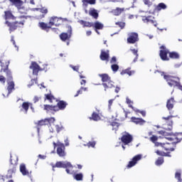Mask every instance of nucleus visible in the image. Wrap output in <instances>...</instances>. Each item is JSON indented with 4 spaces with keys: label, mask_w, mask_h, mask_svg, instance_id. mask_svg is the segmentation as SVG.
<instances>
[{
    "label": "nucleus",
    "mask_w": 182,
    "mask_h": 182,
    "mask_svg": "<svg viewBox=\"0 0 182 182\" xmlns=\"http://www.w3.org/2000/svg\"><path fill=\"white\" fill-rule=\"evenodd\" d=\"M29 106H31V102H24L21 105V112L24 111V113L26 114L28 111L29 110Z\"/></svg>",
    "instance_id": "obj_28"
},
{
    "label": "nucleus",
    "mask_w": 182,
    "mask_h": 182,
    "mask_svg": "<svg viewBox=\"0 0 182 182\" xmlns=\"http://www.w3.org/2000/svg\"><path fill=\"white\" fill-rule=\"evenodd\" d=\"M140 160H141V154H138L134 156L132 161H130L127 166V168H132V167H134V166H136V164H137V161H140Z\"/></svg>",
    "instance_id": "obj_13"
},
{
    "label": "nucleus",
    "mask_w": 182,
    "mask_h": 182,
    "mask_svg": "<svg viewBox=\"0 0 182 182\" xmlns=\"http://www.w3.org/2000/svg\"><path fill=\"white\" fill-rule=\"evenodd\" d=\"M139 41V34L137 33H131L129 34V38H127L128 43H136Z\"/></svg>",
    "instance_id": "obj_15"
},
{
    "label": "nucleus",
    "mask_w": 182,
    "mask_h": 182,
    "mask_svg": "<svg viewBox=\"0 0 182 182\" xmlns=\"http://www.w3.org/2000/svg\"><path fill=\"white\" fill-rule=\"evenodd\" d=\"M169 58L171 59H178L180 58V55H178V53L176 52H169Z\"/></svg>",
    "instance_id": "obj_43"
},
{
    "label": "nucleus",
    "mask_w": 182,
    "mask_h": 182,
    "mask_svg": "<svg viewBox=\"0 0 182 182\" xmlns=\"http://www.w3.org/2000/svg\"><path fill=\"white\" fill-rule=\"evenodd\" d=\"M161 76H164V79H165L168 86L171 87H176L180 82V78L178 77L164 75V72H161Z\"/></svg>",
    "instance_id": "obj_3"
},
{
    "label": "nucleus",
    "mask_w": 182,
    "mask_h": 182,
    "mask_svg": "<svg viewBox=\"0 0 182 182\" xmlns=\"http://www.w3.org/2000/svg\"><path fill=\"white\" fill-rule=\"evenodd\" d=\"M169 139L172 140V146H174L176 147V144L180 143V141H181L182 140V132L173 134V135H172V137Z\"/></svg>",
    "instance_id": "obj_10"
},
{
    "label": "nucleus",
    "mask_w": 182,
    "mask_h": 182,
    "mask_svg": "<svg viewBox=\"0 0 182 182\" xmlns=\"http://www.w3.org/2000/svg\"><path fill=\"white\" fill-rule=\"evenodd\" d=\"M38 158H39V159H41L42 160H45V159H46V156L39 154V155H38Z\"/></svg>",
    "instance_id": "obj_64"
},
{
    "label": "nucleus",
    "mask_w": 182,
    "mask_h": 182,
    "mask_svg": "<svg viewBox=\"0 0 182 182\" xmlns=\"http://www.w3.org/2000/svg\"><path fill=\"white\" fill-rule=\"evenodd\" d=\"M131 52L133 53V55H134L135 58L133 60L134 63L137 62V59H139V51L136 49H130Z\"/></svg>",
    "instance_id": "obj_44"
},
{
    "label": "nucleus",
    "mask_w": 182,
    "mask_h": 182,
    "mask_svg": "<svg viewBox=\"0 0 182 182\" xmlns=\"http://www.w3.org/2000/svg\"><path fill=\"white\" fill-rule=\"evenodd\" d=\"M149 140H151V141H152V143H155V146H156V143H158V142H156V141H157V140H159V136H155V135H152V136L149 138Z\"/></svg>",
    "instance_id": "obj_54"
},
{
    "label": "nucleus",
    "mask_w": 182,
    "mask_h": 182,
    "mask_svg": "<svg viewBox=\"0 0 182 182\" xmlns=\"http://www.w3.org/2000/svg\"><path fill=\"white\" fill-rule=\"evenodd\" d=\"M44 110H46L47 113L55 114V113L58 112V107L56 105H44Z\"/></svg>",
    "instance_id": "obj_16"
},
{
    "label": "nucleus",
    "mask_w": 182,
    "mask_h": 182,
    "mask_svg": "<svg viewBox=\"0 0 182 182\" xmlns=\"http://www.w3.org/2000/svg\"><path fill=\"white\" fill-rule=\"evenodd\" d=\"M160 49L159 56L161 60H170V58L167 56V55H169L170 50H168L164 46H161Z\"/></svg>",
    "instance_id": "obj_7"
},
{
    "label": "nucleus",
    "mask_w": 182,
    "mask_h": 182,
    "mask_svg": "<svg viewBox=\"0 0 182 182\" xmlns=\"http://www.w3.org/2000/svg\"><path fill=\"white\" fill-rule=\"evenodd\" d=\"M134 73H136V71L134 70H132L131 68H128L125 70H123L121 72V75H128L129 76H133V75H134Z\"/></svg>",
    "instance_id": "obj_33"
},
{
    "label": "nucleus",
    "mask_w": 182,
    "mask_h": 182,
    "mask_svg": "<svg viewBox=\"0 0 182 182\" xmlns=\"http://www.w3.org/2000/svg\"><path fill=\"white\" fill-rule=\"evenodd\" d=\"M80 25H82L83 28H93V23L90 21H85L83 20L78 21Z\"/></svg>",
    "instance_id": "obj_31"
},
{
    "label": "nucleus",
    "mask_w": 182,
    "mask_h": 182,
    "mask_svg": "<svg viewBox=\"0 0 182 182\" xmlns=\"http://www.w3.org/2000/svg\"><path fill=\"white\" fill-rule=\"evenodd\" d=\"M10 163L13 167H16L18 166V157L10 156Z\"/></svg>",
    "instance_id": "obj_36"
},
{
    "label": "nucleus",
    "mask_w": 182,
    "mask_h": 182,
    "mask_svg": "<svg viewBox=\"0 0 182 182\" xmlns=\"http://www.w3.org/2000/svg\"><path fill=\"white\" fill-rule=\"evenodd\" d=\"M20 171L23 176H29V171L26 169V166L25 164H21L20 165Z\"/></svg>",
    "instance_id": "obj_30"
},
{
    "label": "nucleus",
    "mask_w": 182,
    "mask_h": 182,
    "mask_svg": "<svg viewBox=\"0 0 182 182\" xmlns=\"http://www.w3.org/2000/svg\"><path fill=\"white\" fill-rule=\"evenodd\" d=\"M142 21L144 23H151L154 26H157V22L154 20V16H143Z\"/></svg>",
    "instance_id": "obj_14"
},
{
    "label": "nucleus",
    "mask_w": 182,
    "mask_h": 182,
    "mask_svg": "<svg viewBox=\"0 0 182 182\" xmlns=\"http://www.w3.org/2000/svg\"><path fill=\"white\" fill-rule=\"evenodd\" d=\"M30 69L33 70V75H35V76H38L39 72L43 70L42 68H41L39 64L35 61L31 62Z\"/></svg>",
    "instance_id": "obj_12"
},
{
    "label": "nucleus",
    "mask_w": 182,
    "mask_h": 182,
    "mask_svg": "<svg viewBox=\"0 0 182 182\" xmlns=\"http://www.w3.org/2000/svg\"><path fill=\"white\" fill-rule=\"evenodd\" d=\"M39 100H41V97H38V96H35L33 98V102L34 103H37V102H38Z\"/></svg>",
    "instance_id": "obj_62"
},
{
    "label": "nucleus",
    "mask_w": 182,
    "mask_h": 182,
    "mask_svg": "<svg viewBox=\"0 0 182 182\" xmlns=\"http://www.w3.org/2000/svg\"><path fill=\"white\" fill-rule=\"evenodd\" d=\"M173 117H174L173 115H169L168 117H163L162 119L164 120L166 123V124H168V126H173Z\"/></svg>",
    "instance_id": "obj_32"
},
{
    "label": "nucleus",
    "mask_w": 182,
    "mask_h": 182,
    "mask_svg": "<svg viewBox=\"0 0 182 182\" xmlns=\"http://www.w3.org/2000/svg\"><path fill=\"white\" fill-rule=\"evenodd\" d=\"M0 82L3 83V85H5V82H6V78H5L4 75H0Z\"/></svg>",
    "instance_id": "obj_59"
},
{
    "label": "nucleus",
    "mask_w": 182,
    "mask_h": 182,
    "mask_svg": "<svg viewBox=\"0 0 182 182\" xmlns=\"http://www.w3.org/2000/svg\"><path fill=\"white\" fill-rule=\"evenodd\" d=\"M120 140L123 143L124 146H127V144H130V143L133 141V136L127 132L125 134L122 135Z\"/></svg>",
    "instance_id": "obj_9"
},
{
    "label": "nucleus",
    "mask_w": 182,
    "mask_h": 182,
    "mask_svg": "<svg viewBox=\"0 0 182 182\" xmlns=\"http://www.w3.org/2000/svg\"><path fill=\"white\" fill-rule=\"evenodd\" d=\"M4 18L5 21H9V19H11V21H16L18 17L14 16L11 10H8L4 11Z\"/></svg>",
    "instance_id": "obj_18"
},
{
    "label": "nucleus",
    "mask_w": 182,
    "mask_h": 182,
    "mask_svg": "<svg viewBox=\"0 0 182 182\" xmlns=\"http://www.w3.org/2000/svg\"><path fill=\"white\" fill-rule=\"evenodd\" d=\"M89 119L90 120H94V122H97L98 120H100V116L99 115V114L93 112L92 114V117H90Z\"/></svg>",
    "instance_id": "obj_41"
},
{
    "label": "nucleus",
    "mask_w": 182,
    "mask_h": 182,
    "mask_svg": "<svg viewBox=\"0 0 182 182\" xmlns=\"http://www.w3.org/2000/svg\"><path fill=\"white\" fill-rule=\"evenodd\" d=\"M156 11H161L162 9H167V5L164 3H159L156 7Z\"/></svg>",
    "instance_id": "obj_42"
},
{
    "label": "nucleus",
    "mask_w": 182,
    "mask_h": 182,
    "mask_svg": "<svg viewBox=\"0 0 182 182\" xmlns=\"http://www.w3.org/2000/svg\"><path fill=\"white\" fill-rule=\"evenodd\" d=\"M16 172V167H13L12 168L8 171L6 178H12L13 174H15Z\"/></svg>",
    "instance_id": "obj_39"
},
{
    "label": "nucleus",
    "mask_w": 182,
    "mask_h": 182,
    "mask_svg": "<svg viewBox=\"0 0 182 182\" xmlns=\"http://www.w3.org/2000/svg\"><path fill=\"white\" fill-rule=\"evenodd\" d=\"M131 122H132V123H134L135 124H139V126H143V124L146 123V121L143 119V118H139L135 117H131Z\"/></svg>",
    "instance_id": "obj_21"
},
{
    "label": "nucleus",
    "mask_w": 182,
    "mask_h": 182,
    "mask_svg": "<svg viewBox=\"0 0 182 182\" xmlns=\"http://www.w3.org/2000/svg\"><path fill=\"white\" fill-rule=\"evenodd\" d=\"M38 26L42 29L43 31H46V32H49V29L52 28L51 26H50V23H46L45 22H40L38 23Z\"/></svg>",
    "instance_id": "obj_25"
},
{
    "label": "nucleus",
    "mask_w": 182,
    "mask_h": 182,
    "mask_svg": "<svg viewBox=\"0 0 182 182\" xmlns=\"http://www.w3.org/2000/svg\"><path fill=\"white\" fill-rule=\"evenodd\" d=\"M103 87L105 88V92H110L112 89H114V82L109 80V81L107 82H104L102 84Z\"/></svg>",
    "instance_id": "obj_17"
},
{
    "label": "nucleus",
    "mask_w": 182,
    "mask_h": 182,
    "mask_svg": "<svg viewBox=\"0 0 182 182\" xmlns=\"http://www.w3.org/2000/svg\"><path fill=\"white\" fill-rule=\"evenodd\" d=\"M100 77H101L102 83H106L112 80V78L107 74H100Z\"/></svg>",
    "instance_id": "obj_35"
},
{
    "label": "nucleus",
    "mask_w": 182,
    "mask_h": 182,
    "mask_svg": "<svg viewBox=\"0 0 182 182\" xmlns=\"http://www.w3.org/2000/svg\"><path fill=\"white\" fill-rule=\"evenodd\" d=\"M129 107L132 109V110H134L135 113L136 114L140 113L141 116H143V117H146V111L144 110L140 111V109H137V108H135L134 107H133V105H129Z\"/></svg>",
    "instance_id": "obj_40"
},
{
    "label": "nucleus",
    "mask_w": 182,
    "mask_h": 182,
    "mask_svg": "<svg viewBox=\"0 0 182 182\" xmlns=\"http://www.w3.org/2000/svg\"><path fill=\"white\" fill-rule=\"evenodd\" d=\"M28 18H29L28 16H20L18 17V19H21V21H16L13 22L6 21L5 24L8 26L10 33L15 32L18 28H23V25H25V22Z\"/></svg>",
    "instance_id": "obj_1"
},
{
    "label": "nucleus",
    "mask_w": 182,
    "mask_h": 182,
    "mask_svg": "<svg viewBox=\"0 0 182 182\" xmlns=\"http://www.w3.org/2000/svg\"><path fill=\"white\" fill-rule=\"evenodd\" d=\"M1 69L0 70V72L1 73H2V72L6 73V82L14 80L12 72L9 70V61H6L4 63H1Z\"/></svg>",
    "instance_id": "obj_4"
},
{
    "label": "nucleus",
    "mask_w": 182,
    "mask_h": 182,
    "mask_svg": "<svg viewBox=\"0 0 182 182\" xmlns=\"http://www.w3.org/2000/svg\"><path fill=\"white\" fill-rule=\"evenodd\" d=\"M83 8H87L89 5H96V0H82Z\"/></svg>",
    "instance_id": "obj_29"
},
{
    "label": "nucleus",
    "mask_w": 182,
    "mask_h": 182,
    "mask_svg": "<svg viewBox=\"0 0 182 182\" xmlns=\"http://www.w3.org/2000/svg\"><path fill=\"white\" fill-rule=\"evenodd\" d=\"M87 146L88 147H95V146H96V142L95 141H89L87 144Z\"/></svg>",
    "instance_id": "obj_57"
},
{
    "label": "nucleus",
    "mask_w": 182,
    "mask_h": 182,
    "mask_svg": "<svg viewBox=\"0 0 182 182\" xmlns=\"http://www.w3.org/2000/svg\"><path fill=\"white\" fill-rule=\"evenodd\" d=\"M40 12L43 14L41 16H40V18H44L46 14H48V9L43 7L40 9Z\"/></svg>",
    "instance_id": "obj_48"
},
{
    "label": "nucleus",
    "mask_w": 182,
    "mask_h": 182,
    "mask_svg": "<svg viewBox=\"0 0 182 182\" xmlns=\"http://www.w3.org/2000/svg\"><path fill=\"white\" fill-rule=\"evenodd\" d=\"M115 25H117L121 29H124V26H126V23L123 21H118L115 23Z\"/></svg>",
    "instance_id": "obj_53"
},
{
    "label": "nucleus",
    "mask_w": 182,
    "mask_h": 182,
    "mask_svg": "<svg viewBox=\"0 0 182 182\" xmlns=\"http://www.w3.org/2000/svg\"><path fill=\"white\" fill-rule=\"evenodd\" d=\"M171 144H170V143H160V142H157L156 143V146L157 147L161 146L163 147L164 150H165L166 152H164L163 151H160V150H156V154L158 156H162L163 157H171V155L170 154L171 153V151H174V150H176V149H174V147L171 146Z\"/></svg>",
    "instance_id": "obj_2"
},
{
    "label": "nucleus",
    "mask_w": 182,
    "mask_h": 182,
    "mask_svg": "<svg viewBox=\"0 0 182 182\" xmlns=\"http://www.w3.org/2000/svg\"><path fill=\"white\" fill-rule=\"evenodd\" d=\"M103 23L99 22V21H95V23H93V26L92 28H95V31L97 33H99L98 31H100L102 29H103Z\"/></svg>",
    "instance_id": "obj_27"
},
{
    "label": "nucleus",
    "mask_w": 182,
    "mask_h": 182,
    "mask_svg": "<svg viewBox=\"0 0 182 182\" xmlns=\"http://www.w3.org/2000/svg\"><path fill=\"white\" fill-rule=\"evenodd\" d=\"M175 178L178 179V182H182V178H181V172L177 171L175 173Z\"/></svg>",
    "instance_id": "obj_51"
},
{
    "label": "nucleus",
    "mask_w": 182,
    "mask_h": 182,
    "mask_svg": "<svg viewBox=\"0 0 182 182\" xmlns=\"http://www.w3.org/2000/svg\"><path fill=\"white\" fill-rule=\"evenodd\" d=\"M117 63V59L116 58V57L113 56L110 60V63L116 65Z\"/></svg>",
    "instance_id": "obj_58"
},
{
    "label": "nucleus",
    "mask_w": 182,
    "mask_h": 182,
    "mask_svg": "<svg viewBox=\"0 0 182 182\" xmlns=\"http://www.w3.org/2000/svg\"><path fill=\"white\" fill-rule=\"evenodd\" d=\"M112 12L115 16H119L122 14V12H124V8L117 7L115 9L112 11Z\"/></svg>",
    "instance_id": "obj_37"
},
{
    "label": "nucleus",
    "mask_w": 182,
    "mask_h": 182,
    "mask_svg": "<svg viewBox=\"0 0 182 182\" xmlns=\"http://www.w3.org/2000/svg\"><path fill=\"white\" fill-rule=\"evenodd\" d=\"M68 33H61L60 34V39L63 42H66V41H70V38H72V26H68Z\"/></svg>",
    "instance_id": "obj_8"
},
{
    "label": "nucleus",
    "mask_w": 182,
    "mask_h": 182,
    "mask_svg": "<svg viewBox=\"0 0 182 182\" xmlns=\"http://www.w3.org/2000/svg\"><path fill=\"white\" fill-rule=\"evenodd\" d=\"M47 124H48V120L46 119L40 120L37 123V126H38V127H41L42 126H46Z\"/></svg>",
    "instance_id": "obj_47"
},
{
    "label": "nucleus",
    "mask_w": 182,
    "mask_h": 182,
    "mask_svg": "<svg viewBox=\"0 0 182 182\" xmlns=\"http://www.w3.org/2000/svg\"><path fill=\"white\" fill-rule=\"evenodd\" d=\"M7 82V90H8V94L11 95L12 93L13 90H15V82H14V80H11L10 81H6Z\"/></svg>",
    "instance_id": "obj_24"
},
{
    "label": "nucleus",
    "mask_w": 182,
    "mask_h": 182,
    "mask_svg": "<svg viewBox=\"0 0 182 182\" xmlns=\"http://www.w3.org/2000/svg\"><path fill=\"white\" fill-rule=\"evenodd\" d=\"M110 125L112 127V130L117 132V130H119V127L120 126V124L116 122H113L110 124Z\"/></svg>",
    "instance_id": "obj_46"
},
{
    "label": "nucleus",
    "mask_w": 182,
    "mask_h": 182,
    "mask_svg": "<svg viewBox=\"0 0 182 182\" xmlns=\"http://www.w3.org/2000/svg\"><path fill=\"white\" fill-rule=\"evenodd\" d=\"M11 2L12 6H16L18 11L22 8V5H23V1L22 0H9Z\"/></svg>",
    "instance_id": "obj_20"
},
{
    "label": "nucleus",
    "mask_w": 182,
    "mask_h": 182,
    "mask_svg": "<svg viewBox=\"0 0 182 182\" xmlns=\"http://www.w3.org/2000/svg\"><path fill=\"white\" fill-rule=\"evenodd\" d=\"M144 4L145 5H148L149 6H151L153 5V3L149 1V0H144Z\"/></svg>",
    "instance_id": "obj_60"
},
{
    "label": "nucleus",
    "mask_w": 182,
    "mask_h": 182,
    "mask_svg": "<svg viewBox=\"0 0 182 182\" xmlns=\"http://www.w3.org/2000/svg\"><path fill=\"white\" fill-rule=\"evenodd\" d=\"M44 100H48V102H50V103H52V102H53V100H55V97L53 96V95H52V92L45 94Z\"/></svg>",
    "instance_id": "obj_38"
},
{
    "label": "nucleus",
    "mask_w": 182,
    "mask_h": 182,
    "mask_svg": "<svg viewBox=\"0 0 182 182\" xmlns=\"http://www.w3.org/2000/svg\"><path fill=\"white\" fill-rule=\"evenodd\" d=\"M83 92H87V87H81L80 90L77 91V93L75 95H74V97H77L79 95H82Z\"/></svg>",
    "instance_id": "obj_45"
},
{
    "label": "nucleus",
    "mask_w": 182,
    "mask_h": 182,
    "mask_svg": "<svg viewBox=\"0 0 182 182\" xmlns=\"http://www.w3.org/2000/svg\"><path fill=\"white\" fill-rule=\"evenodd\" d=\"M55 106L58 107V112H59V110H65V109H66V107L68 106V104L66 103V102L60 100L57 103V105Z\"/></svg>",
    "instance_id": "obj_26"
},
{
    "label": "nucleus",
    "mask_w": 182,
    "mask_h": 182,
    "mask_svg": "<svg viewBox=\"0 0 182 182\" xmlns=\"http://www.w3.org/2000/svg\"><path fill=\"white\" fill-rule=\"evenodd\" d=\"M174 103H176V100H174V97H171L166 102V108L169 112H171L173 109H174Z\"/></svg>",
    "instance_id": "obj_22"
},
{
    "label": "nucleus",
    "mask_w": 182,
    "mask_h": 182,
    "mask_svg": "<svg viewBox=\"0 0 182 182\" xmlns=\"http://www.w3.org/2000/svg\"><path fill=\"white\" fill-rule=\"evenodd\" d=\"M50 26H60L62 25V18L58 16H52L49 20Z\"/></svg>",
    "instance_id": "obj_11"
},
{
    "label": "nucleus",
    "mask_w": 182,
    "mask_h": 182,
    "mask_svg": "<svg viewBox=\"0 0 182 182\" xmlns=\"http://www.w3.org/2000/svg\"><path fill=\"white\" fill-rule=\"evenodd\" d=\"M159 134H161V136H164V137H165V139H166V140L171 141V143L173 142V139H171L173 137L174 134L168 133L166 131H159Z\"/></svg>",
    "instance_id": "obj_23"
},
{
    "label": "nucleus",
    "mask_w": 182,
    "mask_h": 182,
    "mask_svg": "<svg viewBox=\"0 0 182 182\" xmlns=\"http://www.w3.org/2000/svg\"><path fill=\"white\" fill-rule=\"evenodd\" d=\"M55 130L57 132V133H60V132H63V130H65V127H63V126L62 125H59V124H56L55 126Z\"/></svg>",
    "instance_id": "obj_50"
},
{
    "label": "nucleus",
    "mask_w": 182,
    "mask_h": 182,
    "mask_svg": "<svg viewBox=\"0 0 182 182\" xmlns=\"http://www.w3.org/2000/svg\"><path fill=\"white\" fill-rule=\"evenodd\" d=\"M74 178L77 181H82V180H83V174L82 173H77L74 176Z\"/></svg>",
    "instance_id": "obj_49"
},
{
    "label": "nucleus",
    "mask_w": 182,
    "mask_h": 182,
    "mask_svg": "<svg viewBox=\"0 0 182 182\" xmlns=\"http://www.w3.org/2000/svg\"><path fill=\"white\" fill-rule=\"evenodd\" d=\"M111 69L114 72H117V70H119V65H117V64H112L111 65Z\"/></svg>",
    "instance_id": "obj_55"
},
{
    "label": "nucleus",
    "mask_w": 182,
    "mask_h": 182,
    "mask_svg": "<svg viewBox=\"0 0 182 182\" xmlns=\"http://www.w3.org/2000/svg\"><path fill=\"white\" fill-rule=\"evenodd\" d=\"M176 87H178V89H179V90H181V91H182V85H181V84L180 83V81H179L178 85L176 86Z\"/></svg>",
    "instance_id": "obj_63"
},
{
    "label": "nucleus",
    "mask_w": 182,
    "mask_h": 182,
    "mask_svg": "<svg viewBox=\"0 0 182 182\" xmlns=\"http://www.w3.org/2000/svg\"><path fill=\"white\" fill-rule=\"evenodd\" d=\"M47 124H50V123H55V117L46 118Z\"/></svg>",
    "instance_id": "obj_56"
},
{
    "label": "nucleus",
    "mask_w": 182,
    "mask_h": 182,
    "mask_svg": "<svg viewBox=\"0 0 182 182\" xmlns=\"http://www.w3.org/2000/svg\"><path fill=\"white\" fill-rule=\"evenodd\" d=\"M54 146V149L57 147V154L59 157H65L66 156V148L65 147V144H62L60 141H58L57 143H53Z\"/></svg>",
    "instance_id": "obj_6"
},
{
    "label": "nucleus",
    "mask_w": 182,
    "mask_h": 182,
    "mask_svg": "<svg viewBox=\"0 0 182 182\" xmlns=\"http://www.w3.org/2000/svg\"><path fill=\"white\" fill-rule=\"evenodd\" d=\"M163 163H164V159L159 157L158 158V159L156 161L155 164L156 166H161V164H163Z\"/></svg>",
    "instance_id": "obj_52"
},
{
    "label": "nucleus",
    "mask_w": 182,
    "mask_h": 182,
    "mask_svg": "<svg viewBox=\"0 0 182 182\" xmlns=\"http://www.w3.org/2000/svg\"><path fill=\"white\" fill-rule=\"evenodd\" d=\"M55 167H57L58 168H66L65 171L68 174H71L70 169L69 168H73V166L70 162L63 163L62 161H58L54 166H53V171H55Z\"/></svg>",
    "instance_id": "obj_5"
},
{
    "label": "nucleus",
    "mask_w": 182,
    "mask_h": 182,
    "mask_svg": "<svg viewBox=\"0 0 182 182\" xmlns=\"http://www.w3.org/2000/svg\"><path fill=\"white\" fill-rule=\"evenodd\" d=\"M70 68L75 72H79V65H71Z\"/></svg>",
    "instance_id": "obj_61"
},
{
    "label": "nucleus",
    "mask_w": 182,
    "mask_h": 182,
    "mask_svg": "<svg viewBox=\"0 0 182 182\" xmlns=\"http://www.w3.org/2000/svg\"><path fill=\"white\" fill-rule=\"evenodd\" d=\"M89 15L90 16H92L94 19H97V18H99V13L95 9H90L89 11Z\"/></svg>",
    "instance_id": "obj_34"
},
{
    "label": "nucleus",
    "mask_w": 182,
    "mask_h": 182,
    "mask_svg": "<svg viewBox=\"0 0 182 182\" xmlns=\"http://www.w3.org/2000/svg\"><path fill=\"white\" fill-rule=\"evenodd\" d=\"M109 58H110L109 50H107V51L102 50L100 55V59L104 61L105 60L106 62H109Z\"/></svg>",
    "instance_id": "obj_19"
}]
</instances>
